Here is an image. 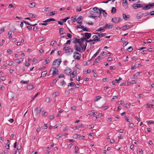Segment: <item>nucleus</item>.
Instances as JSON below:
<instances>
[{"mask_svg": "<svg viewBox=\"0 0 154 154\" xmlns=\"http://www.w3.org/2000/svg\"><path fill=\"white\" fill-rule=\"evenodd\" d=\"M79 136V135H78L77 134H75L74 135L73 137L74 138L76 139Z\"/></svg>", "mask_w": 154, "mask_h": 154, "instance_id": "6e6d98bb", "label": "nucleus"}, {"mask_svg": "<svg viewBox=\"0 0 154 154\" xmlns=\"http://www.w3.org/2000/svg\"><path fill=\"white\" fill-rule=\"evenodd\" d=\"M116 9L114 7H112V10H111V13L112 14H114L115 13H116Z\"/></svg>", "mask_w": 154, "mask_h": 154, "instance_id": "a878e982", "label": "nucleus"}, {"mask_svg": "<svg viewBox=\"0 0 154 154\" xmlns=\"http://www.w3.org/2000/svg\"><path fill=\"white\" fill-rule=\"evenodd\" d=\"M106 33H96L94 35H93L92 37L93 38H99V37H104L105 38H110V36H106Z\"/></svg>", "mask_w": 154, "mask_h": 154, "instance_id": "f03ea898", "label": "nucleus"}, {"mask_svg": "<svg viewBox=\"0 0 154 154\" xmlns=\"http://www.w3.org/2000/svg\"><path fill=\"white\" fill-rule=\"evenodd\" d=\"M88 24L91 25H93L94 24V23L92 21H90L88 22H87L86 23Z\"/></svg>", "mask_w": 154, "mask_h": 154, "instance_id": "052dcab7", "label": "nucleus"}, {"mask_svg": "<svg viewBox=\"0 0 154 154\" xmlns=\"http://www.w3.org/2000/svg\"><path fill=\"white\" fill-rule=\"evenodd\" d=\"M87 39H75L74 42L76 44L74 46V47L76 50L81 52V50L85 51L87 45V43L92 42L90 43L91 45L94 44L95 42H100L101 41L100 39H90L88 41Z\"/></svg>", "mask_w": 154, "mask_h": 154, "instance_id": "f257e3e1", "label": "nucleus"}, {"mask_svg": "<svg viewBox=\"0 0 154 154\" xmlns=\"http://www.w3.org/2000/svg\"><path fill=\"white\" fill-rule=\"evenodd\" d=\"M67 33H63L60 34V36L61 37L64 38V37L66 36Z\"/></svg>", "mask_w": 154, "mask_h": 154, "instance_id": "e433bc0d", "label": "nucleus"}, {"mask_svg": "<svg viewBox=\"0 0 154 154\" xmlns=\"http://www.w3.org/2000/svg\"><path fill=\"white\" fill-rule=\"evenodd\" d=\"M49 117L50 119L51 120H52L54 118V116L53 115H52L50 116Z\"/></svg>", "mask_w": 154, "mask_h": 154, "instance_id": "bf43d9fd", "label": "nucleus"}, {"mask_svg": "<svg viewBox=\"0 0 154 154\" xmlns=\"http://www.w3.org/2000/svg\"><path fill=\"white\" fill-rule=\"evenodd\" d=\"M55 19H53V18H49V19H48L46 20H45V21H43V22H45V23H46V22H50L51 21H55Z\"/></svg>", "mask_w": 154, "mask_h": 154, "instance_id": "dca6fc26", "label": "nucleus"}, {"mask_svg": "<svg viewBox=\"0 0 154 154\" xmlns=\"http://www.w3.org/2000/svg\"><path fill=\"white\" fill-rule=\"evenodd\" d=\"M62 136V135L61 134H59L56 135V138L57 139H59Z\"/></svg>", "mask_w": 154, "mask_h": 154, "instance_id": "79ce46f5", "label": "nucleus"}, {"mask_svg": "<svg viewBox=\"0 0 154 154\" xmlns=\"http://www.w3.org/2000/svg\"><path fill=\"white\" fill-rule=\"evenodd\" d=\"M30 5H29V6L31 8H32L33 7H34L35 6L36 3L34 2V3H30Z\"/></svg>", "mask_w": 154, "mask_h": 154, "instance_id": "2f4dec72", "label": "nucleus"}, {"mask_svg": "<svg viewBox=\"0 0 154 154\" xmlns=\"http://www.w3.org/2000/svg\"><path fill=\"white\" fill-rule=\"evenodd\" d=\"M142 17V15L141 13H140L138 14L137 16V17L138 19H140Z\"/></svg>", "mask_w": 154, "mask_h": 154, "instance_id": "bb28decb", "label": "nucleus"}, {"mask_svg": "<svg viewBox=\"0 0 154 154\" xmlns=\"http://www.w3.org/2000/svg\"><path fill=\"white\" fill-rule=\"evenodd\" d=\"M134 126V125L133 123H131L129 125V127H130L131 128H133Z\"/></svg>", "mask_w": 154, "mask_h": 154, "instance_id": "680f3d73", "label": "nucleus"}, {"mask_svg": "<svg viewBox=\"0 0 154 154\" xmlns=\"http://www.w3.org/2000/svg\"><path fill=\"white\" fill-rule=\"evenodd\" d=\"M104 29H105V27H104V26L103 27H100L99 29H97V31H102V30H104Z\"/></svg>", "mask_w": 154, "mask_h": 154, "instance_id": "72a5a7b5", "label": "nucleus"}, {"mask_svg": "<svg viewBox=\"0 0 154 154\" xmlns=\"http://www.w3.org/2000/svg\"><path fill=\"white\" fill-rule=\"evenodd\" d=\"M77 27L78 28H81V29H82V30L84 31H88V29L87 28L85 27L84 26H81V24L77 25Z\"/></svg>", "mask_w": 154, "mask_h": 154, "instance_id": "6e6552de", "label": "nucleus"}, {"mask_svg": "<svg viewBox=\"0 0 154 154\" xmlns=\"http://www.w3.org/2000/svg\"><path fill=\"white\" fill-rule=\"evenodd\" d=\"M73 57L75 60H79L80 59V57L79 53L75 52L74 53Z\"/></svg>", "mask_w": 154, "mask_h": 154, "instance_id": "0eeeda50", "label": "nucleus"}, {"mask_svg": "<svg viewBox=\"0 0 154 154\" xmlns=\"http://www.w3.org/2000/svg\"><path fill=\"white\" fill-rule=\"evenodd\" d=\"M61 62V60L60 59H56L53 62L52 65L54 66L53 67L57 68L58 67L60 66V63Z\"/></svg>", "mask_w": 154, "mask_h": 154, "instance_id": "7ed1b4c3", "label": "nucleus"}, {"mask_svg": "<svg viewBox=\"0 0 154 154\" xmlns=\"http://www.w3.org/2000/svg\"><path fill=\"white\" fill-rule=\"evenodd\" d=\"M45 61L46 62L45 64L49 63L50 62V60L49 58H47L45 60Z\"/></svg>", "mask_w": 154, "mask_h": 154, "instance_id": "ea45409f", "label": "nucleus"}, {"mask_svg": "<svg viewBox=\"0 0 154 154\" xmlns=\"http://www.w3.org/2000/svg\"><path fill=\"white\" fill-rule=\"evenodd\" d=\"M133 50V48L131 46H130L128 48L127 50L129 52H130V51H132Z\"/></svg>", "mask_w": 154, "mask_h": 154, "instance_id": "f704fd0d", "label": "nucleus"}, {"mask_svg": "<svg viewBox=\"0 0 154 154\" xmlns=\"http://www.w3.org/2000/svg\"><path fill=\"white\" fill-rule=\"evenodd\" d=\"M11 34H12V32H11L10 31V32H8V37L9 38H12Z\"/></svg>", "mask_w": 154, "mask_h": 154, "instance_id": "37998d69", "label": "nucleus"}, {"mask_svg": "<svg viewBox=\"0 0 154 154\" xmlns=\"http://www.w3.org/2000/svg\"><path fill=\"white\" fill-rule=\"evenodd\" d=\"M102 13L103 16L104 17H106L107 16V14L106 12L104 10H103L102 9Z\"/></svg>", "mask_w": 154, "mask_h": 154, "instance_id": "5701e85b", "label": "nucleus"}, {"mask_svg": "<svg viewBox=\"0 0 154 154\" xmlns=\"http://www.w3.org/2000/svg\"><path fill=\"white\" fill-rule=\"evenodd\" d=\"M29 16L32 18H36L37 17V16L35 14L32 13L30 14H29Z\"/></svg>", "mask_w": 154, "mask_h": 154, "instance_id": "7c9ffc66", "label": "nucleus"}, {"mask_svg": "<svg viewBox=\"0 0 154 154\" xmlns=\"http://www.w3.org/2000/svg\"><path fill=\"white\" fill-rule=\"evenodd\" d=\"M15 64V63L13 61H9V62L8 65L11 66H13Z\"/></svg>", "mask_w": 154, "mask_h": 154, "instance_id": "b1692460", "label": "nucleus"}, {"mask_svg": "<svg viewBox=\"0 0 154 154\" xmlns=\"http://www.w3.org/2000/svg\"><path fill=\"white\" fill-rule=\"evenodd\" d=\"M53 69H54V70L53 71V72L52 73V75L54 76L55 75H58L59 74L58 69L54 67H53Z\"/></svg>", "mask_w": 154, "mask_h": 154, "instance_id": "1a4fd4ad", "label": "nucleus"}, {"mask_svg": "<svg viewBox=\"0 0 154 154\" xmlns=\"http://www.w3.org/2000/svg\"><path fill=\"white\" fill-rule=\"evenodd\" d=\"M148 123L149 124H151L154 123V121L152 120H149L147 121Z\"/></svg>", "mask_w": 154, "mask_h": 154, "instance_id": "4c0bfd02", "label": "nucleus"}, {"mask_svg": "<svg viewBox=\"0 0 154 154\" xmlns=\"http://www.w3.org/2000/svg\"><path fill=\"white\" fill-rule=\"evenodd\" d=\"M75 67L79 69H81L80 66L78 64H77L76 65Z\"/></svg>", "mask_w": 154, "mask_h": 154, "instance_id": "8fccbe9b", "label": "nucleus"}, {"mask_svg": "<svg viewBox=\"0 0 154 154\" xmlns=\"http://www.w3.org/2000/svg\"><path fill=\"white\" fill-rule=\"evenodd\" d=\"M27 88L29 90L32 89L34 88V87L32 85H29L27 86Z\"/></svg>", "mask_w": 154, "mask_h": 154, "instance_id": "6ab92c4d", "label": "nucleus"}, {"mask_svg": "<svg viewBox=\"0 0 154 154\" xmlns=\"http://www.w3.org/2000/svg\"><path fill=\"white\" fill-rule=\"evenodd\" d=\"M82 17L80 16L79 17L77 18L76 20V21L77 23H79L80 24H82Z\"/></svg>", "mask_w": 154, "mask_h": 154, "instance_id": "9d476101", "label": "nucleus"}, {"mask_svg": "<svg viewBox=\"0 0 154 154\" xmlns=\"http://www.w3.org/2000/svg\"><path fill=\"white\" fill-rule=\"evenodd\" d=\"M5 147H7V149H10V148H9L10 145H9V144H6L5 146Z\"/></svg>", "mask_w": 154, "mask_h": 154, "instance_id": "4d7b16f0", "label": "nucleus"}, {"mask_svg": "<svg viewBox=\"0 0 154 154\" xmlns=\"http://www.w3.org/2000/svg\"><path fill=\"white\" fill-rule=\"evenodd\" d=\"M56 13H57L55 12V11L50 12L48 13V15L49 16H52L54 15Z\"/></svg>", "mask_w": 154, "mask_h": 154, "instance_id": "4be33fe9", "label": "nucleus"}, {"mask_svg": "<svg viewBox=\"0 0 154 154\" xmlns=\"http://www.w3.org/2000/svg\"><path fill=\"white\" fill-rule=\"evenodd\" d=\"M48 128V126L46 124L44 125L43 126V128L45 129H46Z\"/></svg>", "mask_w": 154, "mask_h": 154, "instance_id": "5fc2aeb1", "label": "nucleus"}, {"mask_svg": "<svg viewBox=\"0 0 154 154\" xmlns=\"http://www.w3.org/2000/svg\"><path fill=\"white\" fill-rule=\"evenodd\" d=\"M122 20L119 17H115L114 18V23H117L121 21Z\"/></svg>", "mask_w": 154, "mask_h": 154, "instance_id": "4468645a", "label": "nucleus"}, {"mask_svg": "<svg viewBox=\"0 0 154 154\" xmlns=\"http://www.w3.org/2000/svg\"><path fill=\"white\" fill-rule=\"evenodd\" d=\"M60 83L62 85H63L66 84V82L64 80H63Z\"/></svg>", "mask_w": 154, "mask_h": 154, "instance_id": "13d9d810", "label": "nucleus"}, {"mask_svg": "<svg viewBox=\"0 0 154 154\" xmlns=\"http://www.w3.org/2000/svg\"><path fill=\"white\" fill-rule=\"evenodd\" d=\"M149 7H148V5L147 4V5H146L145 6L142 8V9L143 10H147L149 9Z\"/></svg>", "mask_w": 154, "mask_h": 154, "instance_id": "c756f323", "label": "nucleus"}, {"mask_svg": "<svg viewBox=\"0 0 154 154\" xmlns=\"http://www.w3.org/2000/svg\"><path fill=\"white\" fill-rule=\"evenodd\" d=\"M149 15H154V11H152L150 12Z\"/></svg>", "mask_w": 154, "mask_h": 154, "instance_id": "338daca9", "label": "nucleus"}, {"mask_svg": "<svg viewBox=\"0 0 154 154\" xmlns=\"http://www.w3.org/2000/svg\"><path fill=\"white\" fill-rule=\"evenodd\" d=\"M47 73V71H44L42 72L41 74V77L43 76V77H45L46 76V74Z\"/></svg>", "mask_w": 154, "mask_h": 154, "instance_id": "aec40b11", "label": "nucleus"}, {"mask_svg": "<svg viewBox=\"0 0 154 154\" xmlns=\"http://www.w3.org/2000/svg\"><path fill=\"white\" fill-rule=\"evenodd\" d=\"M29 80L25 81L23 80H22L20 81V82L23 84H28L29 82Z\"/></svg>", "mask_w": 154, "mask_h": 154, "instance_id": "cd10ccee", "label": "nucleus"}, {"mask_svg": "<svg viewBox=\"0 0 154 154\" xmlns=\"http://www.w3.org/2000/svg\"><path fill=\"white\" fill-rule=\"evenodd\" d=\"M93 10L96 11V12L98 15V17H100L102 13V9L101 8H99L97 7H95L93 8Z\"/></svg>", "mask_w": 154, "mask_h": 154, "instance_id": "39448f33", "label": "nucleus"}, {"mask_svg": "<svg viewBox=\"0 0 154 154\" xmlns=\"http://www.w3.org/2000/svg\"><path fill=\"white\" fill-rule=\"evenodd\" d=\"M81 34L83 36L81 38H89L91 37V34L90 33L87 32L85 33V36H84V33H81Z\"/></svg>", "mask_w": 154, "mask_h": 154, "instance_id": "423d86ee", "label": "nucleus"}, {"mask_svg": "<svg viewBox=\"0 0 154 154\" xmlns=\"http://www.w3.org/2000/svg\"><path fill=\"white\" fill-rule=\"evenodd\" d=\"M75 75V74L74 73V72H73L70 74V76L71 78H73L74 77Z\"/></svg>", "mask_w": 154, "mask_h": 154, "instance_id": "49530a36", "label": "nucleus"}, {"mask_svg": "<svg viewBox=\"0 0 154 154\" xmlns=\"http://www.w3.org/2000/svg\"><path fill=\"white\" fill-rule=\"evenodd\" d=\"M146 107L147 108H153V105L152 104H146Z\"/></svg>", "mask_w": 154, "mask_h": 154, "instance_id": "393cba45", "label": "nucleus"}, {"mask_svg": "<svg viewBox=\"0 0 154 154\" xmlns=\"http://www.w3.org/2000/svg\"><path fill=\"white\" fill-rule=\"evenodd\" d=\"M0 79L2 81H5L6 78L4 76H1L0 77Z\"/></svg>", "mask_w": 154, "mask_h": 154, "instance_id": "864d4df0", "label": "nucleus"}, {"mask_svg": "<svg viewBox=\"0 0 154 154\" xmlns=\"http://www.w3.org/2000/svg\"><path fill=\"white\" fill-rule=\"evenodd\" d=\"M142 5L141 4H134L133 5V7L134 9H137V8L142 7Z\"/></svg>", "mask_w": 154, "mask_h": 154, "instance_id": "f8f14e48", "label": "nucleus"}, {"mask_svg": "<svg viewBox=\"0 0 154 154\" xmlns=\"http://www.w3.org/2000/svg\"><path fill=\"white\" fill-rule=\"evenodd\" d=\"M131 26H132L131 25H125V26H124V27L126 28V27H128V28L126 29H127L128 28H131Z\"/></svg>", "mask_w": 154, "mask_h": 154, "instance_id": "c03bdc74", "label": "nucleus"}, {"mask_svg": "<svg viewBox=\"0 0 154 154\" xmlns=\"http://www.w3.org/2000/svg\"><path fill=\"white\" fill-rule=\"evenodd\" d=\"M41 109H38V107H36L34 110V112L36 115H38L41 112Z\"/></svg>", "mask_w": 154, "mask_h": 154, "instance_id": "ddd939ff", "label": "nucleus"}, {"mask_svg": "<svg viewBox=\"0 0 154 154\" xmlns=\"http://www.w3.org/2000/svg\"><path fill=\"white\" fill-rule=\"evenodd\" d=\"M66 35L69 38H70L72 37V35L70 33H67Z\"/></svg>", "mask_w": 154, "mask_h": 154, "instance_id": "3c124183", "label": "nucleus"}, {"mask_svg": "<svg viewBox=\"0 0 154 154\" xmlns=\"http://www.w3.org/2000/svg\"><path fill=\"white\" fill-rule=\"evenodd\" d=\"M65 72L66 73H67V72L70 73L71 72V70L70 69H67L65 71Z\"/></svg>", "mask_w": 154, "mask_h": 154, "instance_id": "c85d7f7f", "label": "nucleus"}, {"mask_svg": "<svg viewBox=\"0 0 154 154\" xmlns=\"http://www.w3.org/2000/svg\"><path fill=\"white\" fill-rule=\"evenodd\" d=\"M73 110H75L76 109V107L75 106H72L71 108Z\"/></svg>", "mask_w": 154, "mask_h": 154, "instance_id": "0e129e2a", "label": "nucleus"}, {"mask_svg": "<svg viewBox=\"0 0 154 154\" xmlns=\"http://www.w3.org/2000/svg\"><path fill=\"white\" fill-rule=\"evenodd\" d=\"M63 50L65 51V53H66L67 55H70L73 52L72 49L70 48L69 47H66L65 46L63 48Z\"/></svg>", "mask_w": 154, "mask_h": 154, "instance_id": "20e7f679", "label": "nucleus"}, {"mask_svg": "<svg viewBox=\"0 0 154 154\" xmlns=\"http://www.w3.org/2000/svg\"><path fill=\"white\" fill-rule=\"evenodd\" d=\"M50 148L49 147H47L46 148V151L47 152H46V154H49V153L50 152Z\"/></svg>", "mask_w": 154, "mask_h": 154, "instance_id": "58836bf2", "label": "nucleus"}, {"mask_svg": "<svg viewBox=\"0 0 154 154\" xmlns=\"http://www.w3.org/2000/svg\"><path fill=\"white\" fill-rule=\"evenodd\" d=\"M58 77L59 78H63L64 77V75L63 74H61L59 75Z\"/></svg>", "mask_w": 154, "mask_h": 154, "instance_id": "603ef678", "label": "nucleus"}, {"mask_svg": "<svg viewBox=\"0 0 154 154\" xmlns=\"http://www.w3.org/2000/svg\"><path fill=\"white\" fill-rule=\"evenodd\" d=\"M112 25L109 24H106L104 26L105 29H106V28H112Z\"/></svg>", "mask_w": 154, "mask_h": 154, "instance_id": "a211bd4d", "label": "nucleus"}, {"mask_svg": "<svg viewBox=\"0 0 154 154\" xmlns=\"http://www.w3.org/2000/svg\"><path fill=\"white\" fill-rule=\"evenodd\" d=\"M118 137L119 139H123V136L121 134H119L118 136Z\"/></svg>", "mask_w": 154, "mask_h": 154, "instance_id": "69168bd1", "label": "nucleus"}, {"mask_svg": "<svg viewBox=\"0 0 154 154\" xmlns=\"http://www.w3.org/2000/svg\"><path fill=\"white\" fill-rule=\"evenodd\" d=\"M89 17L94 18L95 19H96L97 17L96 16H93V15H91L89 16Z\"/></svg>", "mask_w": 154, "mask_h": 154, "instance_id": "a18cd8bd", "label": "nucleus"}, {"mask_svg": "<svg viewBox=\"0 0 154 154\" xmlns=\"http://www.w3.org/2000/svg\"><path fill=\"white\" fill-rule=\"evenodd\" d=\"M149 14V12H146L145 13H144L143 14H142L144 16H146L148 15Z\"/></svg>", "mask_w": 154, "mask_h": 154, "instance_id": "774afa93", "label": "nucleus"}, {"mask_svg": "<svg viewBox=\"0 0 154 154\" xmlns=\"http://www.w3.org/2000/svg\"><path fill=\"white\" fill-rule=\"evenodd\" d=\"M122 17L125 20H127L129 18L130 16L129 15H126L125 14H123Z\"/></svg>", "mask_w": 154, "mask_h": 154, "instance_id": "2eb2a0df", "label": "nucleus"}, {"mask_svg": "<svg viewBox=\"0 0 154 154\" xmlns=\"http://www.w3.org/2000/svg\"><path fill=\"white\" fill-rule=\"evenodd\" d=\"M52 100L51 98L49 97H47L45 98V101L47 103L49 102Z\"/></svg>", "mask_w": 154, "mask_h": 154, "instance_id": "f3484780", "label": "nucleus"}, {"mask_svg": "<svg viewBox=\"0 0 154 154\" xmlns=\"http://www.w3.org/2000/svg\"><path fill=\"white\" fill-rule=\"evenodd\" d=\"M122 5L124 8L126 9L128 7V4L127 0H123Z\"/></svg>", "mask_w": 154, "mask_h": 154, "instance_id": "9b49d317", "label": "nucleus"}, {"mask_svg": "<svg viewBox=\"0 0 154 154\" xmlns=\"http://www.w3.org/2000/svg\"><path fill=\"white\" fill-rule=\"evenodd\" d=\"M82 10V9L80 7H77L76 11L77 12H80Z\"/></svg>", "mask_w": 154, "mask_h": 154, "instance_id": "c9c22d12", "label": "nucleus"}, {"mask_svg": "<svg viewBox=\"0 0 154 154\" xmlns=\"http://www.w3.org/2000/svg\"><path fill=\"white\" fill-rule=\"evenodd\" d=\"M71 40L70 39L69 40H68V41H67L66 44H70V43Z\"/></svg>", "mask_w": 154, "mask_h": 154, "instance_id": "e2e57ef3", "label": "nucleus"}, {"mask_svg": "<svg viewBox=\"0 0 154 154\" xmlns=\"http://www.w3.org/2000/svg\"><path fill=\"white\" fill-rule=\"evenodd\" d=\"M96 114L95 113V112H94V110H92L91 111L90 113V115L92 116H93L94 115H96Z\"/></svg>", "mask_w": 154, "mask_h": 154, "instance_id": "09e8293b", "label": "nucleus"}, {"mask_svg": "<svg viewBox=\"0 0 154 154\" xmlns=\"http://www.w3.org/2000/svg\"><path fill=\"white\" fill-rule=\"evenodd\" d=\"M154 3H152L151 4H148V7H149V9L151 8H152V7L153 6H154Z\"/></svg>", "mask_w": 154, "mask_h": 154, "instance_id": "473e14b6", "label": "nucleus"}, {"mask_svg": "<svg viewBox=\"0 0 154 154\" xmlns=\"http://www.w3.org/2000/svg\"><path fill=\"white\" fill-rule=\"evenodd\" d=\"M56 43H57L55 41H53L52 42H51L50 44H51V45L53 46H54L55 45H56Z\"/></svg>", "mask_w": 154, "mask_h": 154, "instance_id": "a19ab883", "label": "nucleus"}, {"mask_svg": "<svg viewBox=\"0 0 154 154\" xmlns=\"http://www.w3.org/2000/svg\"><path fill=\"white\" fill-rule=\"evenodd\" d=\"M68 86H70L71 87L75 86V84L74 83V82H71L70 83L68 84Z\"/></svg>", "mask_w": 154, "mask_h": 154, "instance_id": "412c9836", "label": "nucleus"}, {"mask_svg": "<svg viewBox=\"0 0 154 154\" xmlns=\"http://www.w3.org/2000/svg\"><path fill=\"white\" fill-rule=\"evenodd\" d=\"M101 98V97L100 96H97L96 97V98L95 99V101H97Z\"/></svg>", "mask_w": 154, "mask_h": 154, "instance_id": "de8ad7c7", "label": "nucleus"}]
</instances>
